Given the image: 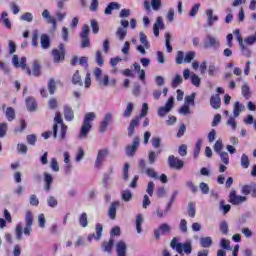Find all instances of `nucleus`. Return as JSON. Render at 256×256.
<instances>
[{"instance_id": "nucleus-43", "label": "nucleus", "mask_w": 256, "mask_h": 256, "mask_svg": "<svg viewBox=\"0 0 256 256\" xmlns=\"http://www.w3.org/2000/svg\"><path fill=\"white\" fill-rule=\"evenodd\" d=\"M220 232L222 235H228L229 233V224L226 221L220 223Z\"/></svg>"}, {"instance_id": "nucleus-9", "label": "nucleus", "mask_w": 256, "mask_h": 256, "mask_svg": "<svg viewBox=\"0 0 256 256\" xmlns=\"http://www.w3.org/2000/svg\"><path fill=\"white\" fill-rule=\"evenodd\" d=\"M247 201L246 196L237 195L235 190H232L229 194V203L232 205H241V203H245Z\"/></svg>"}, {"instance_id": "nucleus-20", "label": "nucleus", "mask_w": 256, "mask_h": 256, "mask_svg": "<svg viewBox=\"0 0 256 256\" xmlns=\"http://www.w3.org/2000/svg\"><path fill=\"white\" fill-rule=\"evenodd\" d=\"M26 107L30 112L37 111V100L33 97L26 98Z\"/></svg>"}, {"instance_id": "nucleus-32", "label": "nucleus", "mask_w": 256, "mask_h": 256, "mask_svg": "<svg viewBox=\"0 0 256 256\" xmlns=\"http://www.w3.org/2000/svg\"><path fill=\"white\" fill-rule=\"evenodd\" d=\"M5 115H6V119L8 120V121H15V117H16V115H15V109L13 108V107H8V108H6V113H5Z\"/></svg>"}, {"instance_id": "nucleus-36", "label": "nucleus", "mask_w": 256, "mask_h": 256, "mask_svg": "<svg viewBox=\"0 0 256 256\" xmlns=\"http://www.w3.org/2000/svg\"><path fill=\"white\" fill-rule=\"evenodd\" d=\"M165 41H166L167 52L172 53L173 52V46H171V34L169 32H167L165 34Z\"/></svg>"}, {"instance_id": "nucleus-31", "label": "nucleus", "mask_w": 256, "mask_h": 256, "mask_svg": "<svg viewBox=\"0 0 256 256\" xmlns=\"http://www.w3.org/2000/svg\"><path fill=\"white\" fill-rule=\"evenodd\" d=\"M72 83L73 85H79V87H83V81L81 80V75L79 74V70H76V72L73 74Z\"/></svg>"}, {"instance_id": "nucleus-62", "label": "nucleus", "mask_w": 256, "mask_h": 256, "mask_svg": "<svg viewBox=\"0 0 256 256\" xmlns=\"http://www.w3.org/2000/svg\"><path fill=\"white\" fill-rule=\"evenodd\" d=\"M179 229L181 233H187V220L185 219L180 220Z\"/></svg>"}, {"instance_id": "nucleus-3", "label": "nucleus", "mask_w": 256, "mask_h": 256, "mask_svg": "<svg viewBox=\"0 0 256 256\" xmlns=\"http://www.w3.org/2000/svg\"><path fill=\"white\" fill-rule=\"evenodd\" d=\"M170 247H172V249H175L177 253H179V255H183V252L185 253V255H191V253L193 252V246L191 245V242L188 241L180 243L176 237L171 240Z\"/></svg>"}, {"instance_id": "nucleus-11", "label": "nucleus", "mask_w": 256, "mask_h": 256, "mask_svg": "<svg viewBox=\"0 0 256 256\" xmlns=\"http://www.w3.org/2000/svg\"><path fill=\"white\" fill-rule=\"evenodd\" d=\"M139 143V136H135L132 145H128L126 147V155H128V157H133L135 153H137V149H139Z\"/></svg>"}, {"instance_id": "nucleus-27", "label": "nucleus", "mask_w": 256, "mask_h": 256, "mask_svg": "<svg viewBox=\"0 0 256 256\" xmlns=\"http://www.w3.org/2000/svg\"><path fill=\"white\" fill-rule=\"evenodd\" d=\"M210 105L213 109H219L221 107V98L219 97V94L211 96Z\"/></svg>"}, {"instance_id": "nucleus-19", "label": "nucleus", "mask_w": 256, "mask_h": 256, "mask_svg": "<svg viewBox=\"0 0 256 256\" xmlns=\"http://www.w3.org/2000/svg\"><path fill=\"white\" fill-rule=\"evenodd\" d=\"M64 119L66 121H73V119H75V113L73 112V108H71V106H64Z\"/></svg>"}, {"instance_id": "nucleus-24", "label": "nucleus", "mask_w": 256, "mask_h": 256, "mask_svg": "<svg viewBox=\"0 0 256 256\" xmlns=\"http://www.w3.org/2000/svg\"><path fill=\"white\" fill-rule=\"evenodd\" d=\"M206 15L208 17V22H207L208 27H213V23H215V21H219V16H213L212 9L206 10Z\"/></svg>"}, {"instance_id": "nucleus-2", "label": "nucleus", "mask_w": 256, "mask_h": 256, "mask_svg": "<svg viewBox=\"0 0 256 256\" xmlns=\"http://www.w3.org/2000/svg\"><path fill=\"white\" fill-rule=\"evenodd\" d=\"M54 125H53V137L54 139H57V133L59 131V125L61 126L60 129V141H64L65 137H67V125L63 122V118L61 117V112H57L54 117Z\"/></svg>"}, {"instance_id": "nucleus-1", "label": "nucleus", "mask_w": 256, "mask_h": 256, "mask_svg": "<svg viewBox=\"0 0 256 256\" xmlns=\"http://www.w3.org/2000/svg\"><path fill=\"white\" fill-rule=\"evenodd\" d=\"M96 117L95 112H88L85 114L78 134L79 139H87V137H89V133L91 132V129H93V121H95Z\"/></svg>"}, {"instance_id": "nucleus-37", "label": "nucleus", "mask_w": 256, "mask_h": 256, "mask_svg": "<svg viewBox=\"0 0 256 256\" xmlns=\"http://www.w3.org/2000/svg\"><path fill=\"white\" fill-rule=\"evenodd\" d=\"M141 225H143V215L138 214L136 216V231H137V233H141V231H143V229L141 228Z\"/></svg>"}, {"instance_id": "nucleus-42", "label": "nucleus", "mask_w": 256, "mask_h": 256, "mask_svg": "<svg viewBox=\"0 0 256 256\" xmlns=\"http://www.w3.org/2000/svg\"><path fill=\"white\" fill-rule=\"evenodd\" d=\"M242 95H243V97H245V99H250V97H251V89L249 88V86L247 84H244L242 86Z\"/></svg>"}, {"instance_id": "nucleus-22", "label": "nucleus", "mask_w": 256, "mask_h": 256, "mask_svg": "<svg viewBox=\"0 0 256 256\" xmlns=\"http://www.w3.org/2000/svg\"><path fill=\"white\" fill-rule=\"evenodd\" d=\"M121 9V5L117 2H110L106 7L104 13L105 15H111L113 11Z\"/></svg>"}, {"instance_id": "nucleus-59", "label": "nucleus", "mask_w": 256, "mask_h": 256, "mask_svg": "<svg viewBox=\"0 0 256 256\" xmlns=\"http://www.w3.org/2000/svg\"><path fill=\"white\" fill-rule=\"evenodd\" d=\"M214 151L216 153H221L223 151V141L217 140L214 144Z\"/></svg>"}, {"instance_id": "nucleus-45", "label": "nucleus", "mask_w": 256, "mask_h": 256, "mask_svg": "<svg viewBox=\"0 0 256 256\" xmlns=\"http://www.w3.org/2000/svg\"><path fill=\"white\" fill-rule=\"evenodd\" d=\"M116 35L120 39V41H123V39L127 37V30L125 28H118L116 31Z\"/></svg>"}, {"instance_id": "nucleus-39", "label": "nucleus", "mask_w": 256, "mask_h": 256, "mask_svg": "<svg viewBox=\"0 0 256 256\" xmlns=\"http://www.w3.org/2000/svg\"><path fill=\"white\" fill-rule=\"evenodd\" d=\"M195 95L196 94L194 92L191 95L186 96L184 105H188V107L191 105L192 107H194V105H195Z\"/></svg>"}, {"instance_id": "nucleus-25", "label": "nucleus", "mask_w": 256, "mask_h": 256, "mask_svg": "<svg viewBox=\"0 0 256 256\" xmlns=\"http://www.w3.org/2000/svg\"><path fill=\"white\" fill-rule=\"evenodd\" d=\"M95 229H96V236L95 234L88 236L89 241H91L92 237H94L97 240L101 239L103 235V225L101 223H97Z\"/></svg>"}, {"instance_id": "nucleus-26", "label": "nucleus", "mask_w": 256, "mask_h": 256, "mask_svg": "<svg viewBox=\"0 0 256 256\" xmlns=\"http://www.w3.org/2000/svg\"><path fill=\"white\" fill-rule=\"evenodd\" d=\"M31 75H33L34 77L41 76V64H39V61L37 60H35L32 64Z\"/></svg>"}, {"instance_id": "nucleus-35", "label": "nucleus", "mask_w": 256, "mask_h": 256, "mask_svg": "<svg viewBox=\"0 0 256 256\" xmlns=\"http://www.w3.org/2000/svg\"><path fill=\"white\" fill-rule=\"evenodd\" d=\"M250 164H251V162L249 161V156H247V154H242L241 167H243V169H249Z\"/></svg>"}, {"instance_id": "nucleus-47", "label": "nucleus", "mask_w": 256, "mask_h": 256, "mask_svg": "<svg viewBox=\"0 0 256 256\" xmlns=\"http://www.w3.org/2000/svg\"><path fill=\"white\" fill-rule=\"evenodd\" d=\"M50 167L54 173H58L59 171V162H57V158H51Z\"/></svg>"}, {"instance_id": "nucleus-5", "label": "nucleus", "mask_w": 256, "mask_h": 256, "mask_svg": "<svg viewBox=\"0 0 256 256\" xmlns=\"http://www.w3.org/2000/svg\"><path fill=\"white\" fill-rule=\"evenodd\" d=\"M52 56L54 63H61V61H65V44L60 43L58 45V49H53Z\"/></svg>"}, {"instance_id": "nucleus-57", "label": "nucleus", "mask_w": 256, "mask_h": 256, "mask_svg": "<svg viewBox=\"0 0 256 256\" xmlns=\"http://www.w3.org/2000/svg\"><path fill=\"white\" fill-rule=\"evenodd\" d=\"M244 43H246V45H254V43H256V32L254 35L245 38Z\"/></svg>"}, {"instance_id": "nucleus-15", "label": "nucleus", "mask_w": 256, "mask_h": 256, "mask_svg": "<svg viewBox=\"0 0 256 256\" xmlns=\"http://www.w3.org/2000/svg\"><path fill=\"white\" fill-rule=\"evenodd\" d=\"M109 155V150L108 149H102L98 151V155L95 161V167L99 169L101 165H103V161H105V158Z\"/></svg>"}, {"instance_id": "nucleus-40", "label": "nucleus", "mask_w": 256, "mask_h": 256, "mask_svg": "<svg viewBox=\"0 0 256 256\" xmlns=\"http://www.w3.org/2000/svg\"><path fill=\"white\" fill-rule=\"evenodd\" d=\"M253 190V183L246 184L242 186L241 193L242 195H251V191Z\"/></svg>"}, {"instance_id": "nucleus-63", "label": "nucleus", "mask_w": 256, "mask_h": 256, "mask_svg": "<svg viewBox=\"0 0 256 256\" xmlns=\"http://www.w3.org/2000/svg\"><path fill=\"white\" fill-rule=\"evenodd\" d=\"M199 187L203 195H207L209 193V185L207 183L202 182L200 183Z\"/></svg>"}, {"instance_id": "nucleus-61", "label": "nucleus", "mask_w": 256, "mask_h": 256, "mask_svg": "<svg viewBox=\"0 0 256 256\" xmlns=\"http://www.w3.org/2000/svg\"><path fill=\"white\" fill-rule=\"evenodd\" d=\"M80 37H81V38L89 37V25L85 24V25L82 27V31H81V33H80Z\"/></svg>"}, {"instance_id": "nucleus-29", "label": "nucleus", "mask_w": 256, "mask_h": 256, "mask_svg": "<svg viewBox=\"0 0 256 256\" xmlns=\"http://www.w3.org/2000/svg\"><path fill=\"white\" fill-rule=\"evenodd\" d=\"M9 14L7 12H2L1 17H0V21H2L4 27H6V29H11V20H9Z\"/></svg>"}, {"instance_id": "nucleus-44", "label": "nucleus", "mask_w": 256, "mask_h": 256, "mask_svg": "<svg viewBox=\"0 0 256 256\" xmlns=\"http://www.w3.org/2000/svg\"><path fill=\"white\" fill-rule=\"evenodd\" d=\"M140 43L145 47V49H149V41L147 40V35L143 32H140Z\"/></svg>"}, {"instance_id": "nucleus-14", "label": "nucleus", "mask_w": 256, "mask_h": 256, "mask_svg": "<svg viewBox=\"0 0 256 256\" xmlns=\"http://www.w3.org/2000/svg\"><path fill=\"white\" fill-rule=\"evenodd\" d=\"M219 40H217V38L211 36V35H207L206 36V41H204V49H209L211 47H213V49H219Z\"/></svg>"}, {"instance_id": "nucleus-4", "label": "nucleus", "mask_w": 256, "mask_h": 256, "mask_svg": "<svg viewBox=\"0 0 256 256\" xmlns=\"http://www.w3.org/2000/svg\"><path fill=\"white\" fill-rule=\"evenodd\" d=\"M149 111V105L147 103H144L142 105V110L139 116L135 117L130 121V124L128 126V137H133L135 134V127H139V123H141V119L147 115V112Z\"/></svg>"}, {"instance_id": "nucleus-30", "label": "nucleus", "mask_w": 256, "mask_h": 256, "mask_svg": "<svg viewBox=\"0 0 256 256\" xmlns=\"http://www.w3.org/2000/svg\"><path fill=\"white\" fill-rule=\"evenodd\" d=\"M200 245L204 249H207L213 245V239L209 236L200 238Z\"/></svg>"}, {"instance_id": "nucleus-28", "label": "nucleus", "mask_w": 256, "mask_h": 256, "mask_svg": "<svg viewBox=\"0 0 256 256\" xmlns=\"http://www.w3.org/2000/svg\"><path fill=\"white\" fill-rule=\"evenodd\" d=\"M44 190L49 191L51 189V185H53V176L49 173H44Z\"/></svg>"}, {"instance_id": "nucleus-13", "label": "nucleus", "mask_w": 256, "mask_h": 256, "mask_svg": "<svg viewBox=\"0 0 256 256\" xmlns=\"http://www.w3.org/2000/svg\"><path fill=\"white\" fill-rule=\"evenodd\" d=\"M161 5V0H151V2H149V0H144L145 11H151V7L153 11H159V9H161Z\"/></svg>"}, {"instance_id": "nucleus-10", "label": "nucleus", "mask_w": 256, "mask_h": 256, "mask_svg": "<svg viewBox=\"0 0 256 256\" xmlns=\"http://www.w3.org/2000/svg\"><path fill=\"white\" fill-rule=\"evenodd\" d=\"M235 34H236V39L238 41L240 49L242 51V54L245 57H251V50H249V48L245 46V43H243V37H241V33L239 32V30H235Z\"/></svg>"}, {"instance_id": "nucleus-23", "label": "nucleus", "mask_w": 256, "mask_h": 256, "mask_svg": "<svg viewBox=\"0 0 256 256\" xmlns=\"http://www.w3.org/2000/svg\"><path fill=\"white\" fill-rule=\"evenodd\" d=\"M40 44L42 49H49V47H51V39L49 38V35L42 34L40 37Z\"/></svg>"}, {"instance_id": "nucleus-6", "label": "nucleus", "mask_w": 256, "mask_h": 256, "mask_svg": "<svg viewBox=\"0 0 256 256\" xmlns=\"http://www.w3.org/2000/svg\"><path fill=\"white\" fill-rule=\"evenodd\" d=\"M12 63L14 65V67H21V69H23V71H26L27 75H31V70L29 67H27V58L26 57H22L19 62V56L14 55L12 57Z\"/></svg>"}, {"instance_id": "nucleus-48", "label": "nucleus", "mask_w": 256, "mask_h": 256, "mask_svg": "<svg viewBox=\"0 0 256 256\" xmlns=\"http://www.w3.org/2000/svg\"><path fill=\"white\" fill-rule=\"evenodd\" d=\"M201 8V4L200 3H196L192 6L191 10H190V17H195L197 15V13H199V9Z\"/></svg>"}, {"instance_id": "nucleus-17", "label": "nucleus", "mask_w": 256, "mask_h": 256, "mask_svg": "<svg viewBox=\"0 0 256 256\" xmlns=\"http://www.w3.org/2000/svg\"><path fill=\"white\" fill-rule=\"evenodd\" d=\"M42 17H43V19H46L47 23L52 25L53 29H55V27H57V20H55V18L51 16V14L49 13V10L45 9L42 12Z\"/></svg>"}, {"instance_id": "nucleus-18", "label": "nucleus", "mask_w": 256, "mask_h": 256, "mask_svg": "<svg viewBox=\"0 0 256 256\" xmlns=\"http://www.w3.org/2000/svg\"><path fill=\"white\" fill-rule=\"evenodd\" d=\"M116 252L118 256H126L127 255V244L123 241H119L116 244Z\"/></svg>"}, {"instance_id": "nucleus-41", "label": "nucleus", "mask_w": 256, "mask_h": 256, "mask_svg": "<svg viewBox=\"0 0 256 256\" xmlns=\"http://www.w3.org/2000/svg\"><path fill=\"white\" fill-rule=\"evenodd\" d=\"M196 210H195V202L188 203V215L192 219L195 218Z\"/></svg>"}, {"instance_id": "nucleus-21", "label": "nucleus", "mask_w": 256, "mask_h": 256, "mask_svg": "<svg viewBox=\"0 0 256 256\" xmlns=\"http://www.w3.org/2000/svg\"><path fill=\"white\" fill-rule=\"evenodd\" d=\"M119 206V202H112L110 208L108 210V216L110 219L115 220L117 217V207Z\"/></svg>"}, {"instance_id": "nucleus-7", "label": "nucleus", "mask_w": 256, "mask_h": 256, "mask_svg": "<svg viewBox=\"0 0 256 256\" xmlns=\"http://www.w3.org/2000/svg\"><path fill=\"white\" fill-rule=\"evenodd\" d=\"M171 233V226L167 223H162L158 229L154 230L155 239H161V235H169Z\"/></svg>"}, {"instance_id": "nucleus-64", "label": "nucleus", "mask_w": 256, "mask_h": 256, "mask_svg": "<svg viewBox=\"0 0 256 256\" xmlns=\"http://www.w3.org/2000/svg\"><path fill=\"white\" fill-rule=\"evenodd\" d=\"M234 117H239L241 113V103L236 102L233 109Z\"/></svg>"}, {"instance_id": "nucleus-54", "label": "nucleus", "mask_w": 256, "mask_h": 256, "mask_svg": "<svg viewBox=\"0 0 256 256\" xmlns=\"http://www.w3.org/2000/svg\"><path fill=\"white\" fill-rule=\"evenodd\" d=\"M191 83L195 87H199L201 85V78H199V76H197V74H193L191 76Z\"/></svg>"}, {"instance_id": "nucleus-34", "label": "nucleus", "mask_w": 256, "mask_h": 256, "mask_svg": "<svg viewBox=\"0 0 256 256\" xmlns=\"http://www.w3.org/2000/svg\"><path fill=\"white\" fill-rule=\"evenodd\" d=\"M203 145V140L199 139L194 147L193 157L194 159H197L199 157V154L201 153V146Z\"/></svg>"}, {"instance_id": "nucleus-8", "label": "nucleus", "mask_w": 256, "mask_h": 256, "mask_svg": "<svg viewBox=\"0 0 256 256\" xmlns=\"http://www.w3.org/2000/svg\"><path fill=\"white\" fill-rule=\"evenodd\" d=\"M168 165L170 169H176V171H180L182 167H184L185 163L183 160L179 159L178 157H175L174 155H170L168 157Z\"/></svg>"}, {"instance_id": "nucleus-49", "label": "nucleus", "mask_w": 256, "mask_h": 256, "mask_svg": "<svg viewBox=\"0 0 256 256\" xmlns=\"http://www.w3.org/2000/svg\"><path fill=\"white\" fill-rule=\"evenodd\" d=\"M183 61H185V53H183V51H178L176 55V64L183 65Z\"/></svg>"}, {"instance_id": "nucleus-60", "label": "nucleus", "mask_w": 256, "mask_h": 256, "mask_svg": "<svg viewBox=\"0 0 256 256\" xmlns=\"http://www.w3.org/2000/svg\"><path fill=\"white\" fill-rule=\"evenodd\" d=\"M28 145H35L37 143V136L30 134L26 137Z\"/></svg>"}, {"instance_id": "nucleus-58", "label": "nucleus", "mask_w": 256, "mask_h": 256, "mask_svg": "<svg viewBox=\"0 0 256 256\" xmlns=\"http://www.w3.org/2000/svg\"><path fill=\"white\" fill-rule=\"evenodd\" d=\"M219 155L224 165H229V154L227 152H220Z\"/></svg>"}, {"instance_id": "nucleus-55", "label": "nucleus", "mask_w": 256, "mask_h": 256, "mask_svg": "<svg viewBox=\"0 0 256 256\" xmlns=\"http://www.w3.org/2000/svg\"><path fill=\"white\" fill-rule=\"evenodd\" d=\"M192 59H195V52L189 51L184 57V63H191Z\"/></svg>"}, {"instance_id": "nucleus-12", "label": "nucleus", "mask_w": 256, "mask_h": 256, "mask_svg": "<svg viewBox=\"0 0 256 256\" xmlns=\"http://www.w3.org/2000/svg\"><path fill=\"white\" fill-rule=\"evenodd\" d=\"M25 223L26 226L23 230L24 235H31V227H33V213L31 211H27L25 215Z\"/></svg>"}, {"instance_id": "nucleus-52", "label": "nucleus", "mask_w": 256, "mask_h": 256, "mask_svg": "<svg viewBox=\"0 0 256 256\" xmlns=\"http://www.w3.org/2000/svg\"><path fill=\"white\" fill-rule=\"evenodd\" d=\"M122 199L126 202H128L130 199H133V194L131 193V190H124L122 192Z\"/></svg>"}, {"instance_id": "nucleus-38", "label": "nucleus", "mask_w": 256, "mask_h": 256, "mask_svg": "<svg viewBox=\"0 0 256 256\" xmlns=\"http://www.w3.org/2000/svg\"><path fill=\"white\" fill-rule=\"evenodd\" d=\"M181 83H183V78H181V75L177 74L172 80L171 86L173 89H177Z\"/></svg>"}, {"instance_id": "nucleus-33", "label": "nucleus", "mask_w": 256, "mask_h": 256, "mask_svg": "<svg viewBox=\"0 0 256 256\" xmlns=\"http://www.w3.org/2000/svg\"><path fill=\"white\" fill-rule=\"evenodd\" d=\"M48 91L50 95H55V91H57V83L55 82V79L51 78L48 81Z\"/></svg>"}, {"instance_id": "nucleus-50", "label": "nucleus", "mask_w": 256, "mask_h": 256, "mask_svg": "<svg viewBox=\"0 0 256 256\" xmlns=\"http://www.w3.org/2000/svg\"><path fill=\"white\" fill-rule=\"evenodd\" d=\"M131 113H133V103L129 102L123 113V117H131Z\"/></svg>"}, {"instance_id": "nucleus-46", "label": "nucleus", "mask_w": 256, "mask_h": 256, "mask_svg": "<svg viewBox=\"0 0 256 256\" xmlns=\"http://www.w3.org/2000/svg\"><path fill=\"white\" fill-rule=\"evenodd\" d=\"M79 223L82 227H87L89 225V221L87 220V213H82L79 217Z\"/></svg>"}, {"instance_id": "nucleus-16", "label": "nucleus", "mask_w": 256, "mask_h": 256, "mask_svg": "<svg viewBox=\"0 0 256 256\" xmlns=\"http://www.w3.org/2000/svg\"><path fill=\"white\" fill-rule=\"evenodd\" d=\"M115 246V240H113V238H110L109 241H104L101 245L102 247V251H104V253H113V247Z\"/></svg>"}, {"instance_id": "nucleus-56", "label": "nucleus", "mask_w": 256, "mask_h": 256, "mask_svg": "<svg viewBox=\"0 0 256 256\" xmlns=\"http://www.w3.org/2000/svg\"><path fill=\"white\" fill-rule=\"evenodd\" d=\"M20 19L22 21H27V23H31V21H33V14H31V12H26L20 17Z\"/></svg>"}, {"instance_id": "nucleus-53", "label": "nucleus", "mask_w": 256, "mask_h": 256, "mask_svg": "<svg viewBox=\"0 0 256 256\" xmlns=\"http://www.w3.org/2000/svg\"><path fill=\"white\" fill-rule=\"evenodd\" d=\"M146 175L152 179H159V175H157V172L153 168L146 169Z\"/></svg>"}, {"instance_id": "nucleus-51", "label": "nucleus", "mask_w": 256, "mask_h": 256, "mask_svg": "<svg viewBox=\"0 0 256 256\" xmlns=\"http://www.w3.org/2000/svg\"><path fill=\"white\" fill-rule=\"evenodd\" d=\"M154 191H155V183L153 181L148 182L146 192L150 197H153Z\"/></svg>"}]
</instances>
